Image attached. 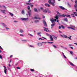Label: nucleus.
Masks as SVG:
<instances>
[{"label":"nucleus","mask_w":77,"mask_h":77,"mask_svg":"<svg viewBox=\"0 0 77 77\" xmlns=\"http://www.w3.org/2000/svg\"><path fill=\"white\" fill-rule=\"evenodd\" d=\"M48 2L49 3L51 4L52 6H54V5H55V3H56L55 0H49Z\"/></svg>","instance_id":"1"},{"label":"nucleus","mask_w":77,"mask_h":77,"mask_svg":"<svg viewBox=\"0 0 77 77\" xmlns=\"http://www.w3.org/2000/svg\"><path fill=\"white\" fill-rule=\"evenodd\" d=\"M43 24H44V26L45 27H47V23L45 20H43Z\"/></svg>","instance_id":"2"},{"label":"nucleus","mask_w":77,"mask_h":77,"mask_svg":"<svg viewBox=\"0 0 77 77\" xmlns=\"http://www.w3.org/2000/svg\"><path fill=\"white\" fill-rule=\"evenodd\" d=\"M3 67L4 68V72L5 74H7V69L6 68V67L5 66H3Z\"/></svg>","instance_id":"3"},{"label":"nucleus","mask_w":77,"mask_h":77,"mask_svg":"<svg viewBox=\"0 0 77 77\" xmlns=\"http://www.w3.org/2000/svg\"><path fill=\"white\" fill-rule=\"evenodd\" d=\"M21 19L22 21H26V20H29V18H22Z\"/></svg>","instance_id":"4"},{"label":"nucleus","mask_w":77,"mask_h":77,"mask_svg":"<svg viewBox=\"0 0 77 77\" xmlns=\"http://www.w3.org/2000/svg\"><path fill=\"white\" fill-rule=\"evenodd\" d=\"M46 35H48V36H50V38L51 39V41H53V37H52V36H51V35H49V34H48L47 33Z\"/></svg>","instance_id":"5"},{"label":"nucleus","mask_w":77,"mask_h":77,"mask_svg":"<svg viewBox=\"0 0 77 77\" xmlns=\"http://www.w3.org/2000/svg\"><path fill=\"white\" fill-rule=\"evenodd\" d=\"M50 20L51 21V23H55V21H54V19L53 18H51L50 19Z\"/></svg>","instance_id":"6"},{"label":"nucleus","mask_w":77,"mask_h":77,"mask_svg":"<svg viewBox=\"0 0 77 77\" xmlns=\"http://www.w3.org/2000/svg\"><path fill=\"white\" fill-rule=\"evenodd\" d=\"M59 7L60 8V9H62V10H66V9L63 7L60 6H59Z\"/></svg>","instance_id":"7"},{"label":"nucleus","mask_w":77,"mask_h":77,"mask_svg":"<svg viewBox=\"0 0 77 77\" xmlns=\"http://www.w3.org/2000/svg\"><path fill=\"white\" fill-rule=\"evenodd\" d=\"M43 29H44V31H45V32H49L48 28H46L45 27H43Z\"/></svg>","instance_id":"8"},{"label":"nucleus","mask_w":77,"mask_h":77,"mask_svg":"<svg viewBox=\"0 0 77 77\" xmlns=\"http://www.w3.org/2000/svg\"><path fill=\"white\" fill-rule=\"evenodd\" d=\"M54 18H55L56 19H54V21L55 22L56 21V20H58L59 18V17L58 16H57V15H56V16L54 17Z\"/></svg>","instance_id":"9"},{"label":"nucleus","mask_w":77,"mask_h":77,"mask_svg":"<svg viewBox=\"0 0 77 77\" xmlns=\"http://www.w3.org/2000/svg\"><path fill=\"white\" fill-rule=\"evenodd\" d=\"M69 63H70V65H71V66H75V65L73 64L72 62H70V61H69Z\"/></svg>","instance_id":"10"},{"label":"nucleus","mask_w":77,"mask_h":77,"mask_svg":"<svg viewBox=\"0 0 77 77\" xmlns=\"http://www.w3.org/2000/svg\"><path fill=\"white\" fill-rule=\"evenodd\" d=\"M1 24L2 26H3L4 27H7L6 25L5 24V23H1Z\"/></svg>","instance_id":"11"},{"label":"nucleus","mask_w":77,"mask_h":77,"mask_svg":"<svg viewBox=\"0 0 77 77\" xmlns=\"http://www.w3.org/2000/svg\"><path fill=\"white\" fill-rule=\"evenodd\" d=\"M1 12L2 13H3V14H6V13H5V12H6V10H1Z\"/></svg>","instance_id":"12"},{"label":"nucleus","mask_w":77,"mask_h":77,"mask_svg":"<svg viewBox=\"0 0 77 77\" xmlns=\"http://www.w3.org/2000/svg\"><path fill=\"white\" fill-rule=\"evenodd\" d=\"M42 12H45V13H47V10L46 9H45L44 10H42Z\"/></svg>","instance_id":"13"},{"label":"nucleus","mask_w":77,"mask_h":77,"mask_svg":"<svg viewBox=\"0 0 77 77\" xmlns=\"http://www.w3.org/2000/svg\"><path fill=\"white\" fill-rule=\"evenodd\" d=\"M45 5L46 6H47L48 7H50V5L48 4H45Z\"/></svg>","instance_id":"14"},{"label":"nucleus","mask_w":77,"mask_h":77,"mask_svg":"<svg viewBox=\"0 0 77 77\" xmlns=\"http://www.w3.org/2000/svg\"><path fill=\"white\" fill-rule=\"evenodd\" d=\"M42 43H38V46H39V47H41V46H42Z\"/></svg>","instance_id":"15"},{"label":"nucleus","mask_w":77,"mask_h":77,"mask_svg":"<svg viewBox=\"0 0 77 77\" xmlns=\"http://www.w3.org/2000/svg\"><path fill=\"white\" fill-rule=\"evenodd\" d=\"M65 16H66L65 14H63L60 15V17H65Z\"/></svg>","instance_id":"16"},{"label":"nucleus","mask_w":77,"mask_h":77,"mask_svg":"<svg viewBox=\"0 0 77 77\" xmlns=\"http://www.w3.org/2000/svg\"><path fill=\"white\" fill-rule=\"evenodd\" d=\"M64 21H66V22H68V19L66 18H65L63 19Z\"/></svg>","instance_id":"17"},{"label":"nucleus","mask_w":77,"mask_h":77,"mask_svg":"<svg viewBox=\"0 0 77 77\" xmlns=\"http://www.w3.org/2000/svg\"><path fill=\"white\" fill-rule=\"evenodd\" d=\"M27 8L29 10V12H31V10H30V6H28Z\"/></svg>","instance_id":"18"},{"label":"nucleus","mask_w":77,"mask_h":77,"mask_svg":"<svg viewBox=\"0 0 77 77\" xmlns=\"http://www.w3.org/2000/svg\"><path fill=\"white\" fill-rule=\"evenodd\" d=\"M65 16H66V17H69V18H71V16H70V15H65Z\"/></svg>","instance_id":"19"},{"label":"nucleus","mask_w":77,"mask_h":77,"mask_svg":"<svg viewBox=\"0 0 77 77\" xmlns=\"http://www.w3.org/2000/svg\"><path fill=\"white\" fill-rule=\"evenodd\" d=\"M52 36L53 37V38L54 39H57V37L53 35H52Z\"/></svg>","instance_id":"20"},{"label":"nucleus","mask_w":77,"mask_h":77,"mask_svg":"<svg viewBox=\"0 0 77 77\" xmlns=\"http://www.w3.org/2000/svg\"><path fill=\"white\" fill-rule=\"evenodd\" d=\"M54 25H55V23H53V24H52L51 25V29L53 28V26H54Z\"/></svg>","instance_id":"21"},{"label":"nucleus","mask_w":77,"mask_h":77,"mask_svg":"<svg viewBox=\"0 0 77 77\" xmlns=\"http://www.w3.org/2000/svg\"><path fill=\"white\" fill-rule=\"evenodd\" d=\"M34 11L35 12H38V10L36 8H35L34 9Z\"/></svg>","instance_id":"22"},{"label":"nucleus","mask_w":77,"mask_h":77,"mask_svg":"<svg viewBox=\"0 0 77 77\" xmlns=\"http://www.w3.org/2000/svg\"><path fill=\"white\" fill-rule=\"evenodd\" d=\"M20 33H23V32H24V31H23V30L21 29L20 30Z\"/></svg>","instance_id":"23"},{"label":"nucleus","mask_w":77,"mask_h":77,"mask_svg":"<svg viewBox=\"0 0 77 77\" xmlns=\"http://www.w3.org/2000/svg\"><path fill=\"white\" fill-rule=\"evenodd\" d=\"M64 38H68V37L66 35H63Z\"/></svg>","instance_id":"24"},{"label":"nucleus","mask_w":77,"mask_h":77,"mask_svg":"<svg viewBox=\"0 0 77 77\" xmlns=\"http://www.w3.org/2000/svg\"><path fill=\"white\" fill-rule=\"evenodd\" d=\"M35 19H38V20H41V18L40 17H35Z\"/></svg>","instance_id":"25"},{"label":"nucleus","mask_w":77,"mask_h":77,"mask_svg":"<svg viewBox=\"0 0 77 77\" xmlns=\"http://www.w3.org/2000/svg\"><path fill=\"white\" fill-rule=\"evenodd\" d=\"M41 34V32H38L37 33L38 35H39L40 36H41V34Z\"/></svg>","instance_id":"26"},{"label":"nucleus","mask_w":77,"mask_h":77,"mask_svg":"<svg viewBox=\"0 0 77 77\" xmlns=\"http://www.w3.org/2000/svg\"><path fill=\"white\" fill-rule=\"evenodd\" d=\"M9 14L12 17H13L14 16V14L10 12L9 13Z\"/></svg>","instance_id":"27"},{"label":"nucleus","mask_w":77,"mask_h":77,"mask_svg":"<svg viewBox=\"0 0 77 77\" xmlns=\"http://www.w3.org/2000/svg\"><path fill=\"white\" fill-rule=\"evenodd\" d=\"M30 13H31V11H28V14L29 17H30V15H31Z\"/></svg>","instance_id":"28"},{"label":"nucleus","mask_w":77,"mask_h":77,"mask_svg":"<svg viewBox=\"0 0 77 77\" xmlns=\"http://www.w3.org/2000/svg\"><path fill=\"white\" fill-rule=\"evenodd\" d=\"M21 13L22 14H24V11L22 10L21 12Z\"/></svg>","instance_id":"29"},{"label":"nucleus","mask_w":77,"mask_h":77,"mask_svg":"<svg viewBox=\"0 0 77 77\" xmlns=\"http://www.w3.org/2000/svg\"><path fill=\"white\" fill-rule=\"evenodd\" d=\"M74 14L75 15L76 17H77V13L75 12H73Z\"/></svg>","instance_id":"30"},{"label":"nucleus","mask_w":77,"mask_h":77,"mask_svg":"<svg viewBox=\"0 0 77 77\" xmlns=\"http://www.w3.org/2000/svg\"><path fill=\"white\" fill-rule=\"evenodd\" d=\"M74 7L75 9H77V4H75V5H74Z\"/></svg>","instance_id":"31"},{"label":"nucleus","mask_w":77,"mask_h":77,"mask_svg":"<svg viewBox=\"0 0 77 77\" xmlns=\"http://www.w3.org/2000/svg\"><path fill=\"white\" fill-rule=\"evenodd\" d=\"M35 23H39V21L38 20H35Z\"/></svg>","instance_id":"32"},{"label":"nucleus","mask_w":77,"mask_h":77,"mask_svg":"<svg viewBox=\"0 0 77 77\" xmlns=\"http://www.w3.org/2000/svg\"><path fill=\"white\" fill-rule=\"evenodd\" d=\"M71 15H72V17H75V15H74V14H71Z\"/></svg>","instance_id":"33"},{"label":"nucleus","mask_w":77,"mask_h":77,"mask_svg":"<svg viewBox=\"0 0 77 77\" xmlns=\"http://www.w3.org/2000/svg\"><path fill=\"white\" fill-rule=\"evenodd\" d=\"M69 52L70 53V54H71L72 55V54H73V52H72V51H69Z\"/></svg>","instance_id":"34"},{"label":"nucleus","mask_w":77,"mask_h":77,"mask_svg":"<svg viewBox=\"0 0 77 77\" xmlns=\"http://www.w3.org/2000/svg\"><path fill=\"white\" fill-rule=\"evenodd\" d=\"M67 5H68L70 7V8H71V5H70L69 4V2H67Z\"/></svg>","instance_id":"35"},{"label":"nucleus","mask_w":77,"mask_h":77,"mask_svg":"<svg viewBox=\"0 0 77 77\" xmlns=\"http://www.w3.org/2000/svg\"><path fill=\"white\" fill-rule=\"evenodd\" d=\"M53 45L54 47V48H57V47H56V46L53 45Z\"/></svg>","instance_id":"36"},{"label":"nucleus","mask_w":77,"mask_h":77,"mask_svg":"<svg viewBox=\"0 0 77 77\" xmlns=\"http://www.w3.org/2000/svg\"><path fill=\"white\" fill-rule=\"evenodd\" d=\"M30 70H31V71H32V72H33L34 71H35V70H34V69H30Z\"/></svg>","instance_id":"37"},{"label":"nucleus","mask_w":77,"mask_h":77,"mask_svg":"<svg viewBox=\"0 0 77 77\" xmlns=\"http://www.w3.org/2000/svg\"><path fill=\"white\" fill-rule=\"evenodd\" d=\"M61 27H62V29H65V27L63 26V25H61Z\"/></svg>","instance_id":"38"},{"label":"nucleus","mask_w":77,"mask_h":77,"mask_svg":"<svg viewBox=\"0 0 77 77\" xmlns=\"http://www.w3.org/2000/svg\"><path fill=\"white\" fill-rule=\"evenodd\" d=\"M28 35L30 36H33V35H32V34L29 33L28 34Z\"/></svg>","instance_id":"39"},{"label":"nucleus","mask_w":77,"mask_h":77,"mask_svg":"<svg viewBox=\"0 0 77 77\" xmlns=\"http://www.w3.org/2000/svg\"><path fill=\"white\" fill-rule=\"evenodd\" d=\"M48 43H49V44H52L53 43V42H47Z\"/></svg>","instance_id":"40"},{"label":"nucleus","mask_w":77,"mask_h":77,"mask_svg":"<svg viewBox=\"0 0 77 77\" xmlns=\"http://www.w3.org/2000/svg\"><path fill=\"white\" fill-rule=\"evenodd\" d=\"M27 4L29 5H30V6H31V5H32V3H28Z\"/></svg>","instance_id":"41"},{"label":"nucleus","mask_w":77,"mask_h":77,"mask_svg":"<svg viewBox=\"0 0 77 77\" xmlns=\"http://www.w3.org/2000/svg\"><path fill=\"white\" fill-rule=\"evenodd\" d=\"M68 29H72V27H67Z\"/></svg>","instance_id":"42"},{"label":"nucleus","mask_w":77,"mask_h":77,"mask_svg":"<svg viewBox=\"0 0 77 77\" xmlns=\"http://www.w3.org/2000/svg\"><path fill=\"white\" fill-rule=\"evenodd\" d=\"M39 40H40V39H41L42 40H44V39L41 38H39V39H38Z\"/></svg>","instance_id":"43"},{"label":"nucleus","mask_w":77,"mask_h":77,"mask_svg":"<svg viewBox=\"0 0 77 77\" xmlns=\"http://www.w3.org/2000/svg\"><path fill=\"white\" fill-rule=\"evenodd\" d=\"M5 29H6V30H9V28L8 27H5Z\"/></svg>","instance_id":"44"},{"label":"nucleus","mask_w":77,"mask_h":77,"mask_svg":"<svg viewBox=\"0 0 77 77\" xmlns=\"http://www.w3.org/2000/svg\"><path fill=\"white\" fill-rule=\"evenodd\" d=\"M42 43L43 44H47V42H42Z\"/></svg>","instance_id":"45"},{"label":"nucleus","mask_w":77,"mask_h":77,"mask_svg":"<svg viewBox=\"0 0 77 77\" xmlns=\"http://www.w3.org/2000/svg\"><path fill=\"white\" fill-rule=\"evenodd\" d=\"M20 36H24V35L23 34H20Z\"/></svg>","instance_id":"46"},{"label":"nucleus","mask_w":77,"mask_h":77,"mask_svg":"<svg viewBox=\"0 0 77 77\" xmlns=\"http://www.w3.org/2000/svg\"><path fill=\"white\" fill-rule=\"evenodd\" d=\"M40 9H41V10H43V8H42V7L40 8Z\"/></svg>","instance_id":"47"},{"label":"nucleus","mask_w":77,"mask_h":77,"mask_svg":"<svg viewBox=\"0 0 77 77\" xmlns=\"http://www.w3.org/2000/svg\"><path fill=\"white\" fill-rule=\"evenodd\" d=\"M63 57L64 58H65V59H66V56H65V55H64Z\"/></svg>","instance_id":"48"},{"label":"nucleus","mask_w":77,"mask_h":77,"mask_svg":"<svg viewBox=\"0 0 77 77\" xmlns=\"http://www.w3.org/2000/svg\"><path fill=\"white\" fill-rule=\"evenodd\" d=\"M17 69H20V67H17Z\"/></svg>","instance_id":"49"},{"label":"nucleus","mask_w":77,"mask_h":77,"mask_svg":"<svg viewBox=\"0 0 77 77\" xmlns=\"http://www.w3.org/2000/svg\"><path fill=\"white\" fill-rule=\"evenodd\" d=\"M14 23H17V22H18V21L14 20Z\"/></svg>","instance_id":"50"},{"label":"nucleus","mask_w":77,"mask_h":77,"mask_svg":"<svg viewBox=\"0 0 77 77\" xmlns=\"http://www.w3.org/2000/svg\"><path fill=\"white\" fill-rule=\"evenodd\" d=\"M70 48L71 49H72V50H74V48L72 47H70Z\"/></svg>","instance_id":"51"},{"label":"nucleus","mask_w":77,"mask_h":77,"mask_svg":"<svg viewBox=\"0 0 77 77\" xmlns=\"http://www.w3.org/2000/svg\"><path fill=\"white\" fill-rule=\"evenodd\" d=\"M29 47H34L32 45H29Z\"/></svg>","instance_id":"52"},{"label":"nucleus","mask_w":77,"mask_h":77,"mask_svg":"<svg viewBox=\"0 0 77 77\" xmlns=\"http://www.w3.org/2000/svg\"><path fill=\"white\" fill-rule=\"evenodd\" d=\"M61 27H62L61 26H59V29H61Z\"/></svg>","instance_id":"53"},{"label":"nucleus","mask_w":77,"mask_h":77,"mask_svg":"<svg viewBox=\"0 0 77 77\" xmlns=\"http://www.w3.org/2000/svg\"><path fill=\"white\" fill-rule=\"evenodd\" d=\"M0 59H2V56L0 55Z\"/></svg>","instance_id":"54"},{"label":"nucleus","mask_w":77,"mask_h":77,"mask_svg":"<svg viewBox=\"0 0 77 77\" xmlns=\"http://www.w3.org/2000/svg\"><path fill=\"white\" fill-rule=\"evenodd\" d=\"M2 7H3L4 8H5V9H6V7L4 5L2 6Z\"/></svg>","instance_id":"55"},{"label":"nucleus","mask_w":77,"mask_h":77,"mask_svg":"<svg viewBox=\"0 0 77 77\" xmlns=\"http://www.w3.org/2000/svg\"><path fill=\"white\" fill-rule=\"evenodd\" d=\"M48 13H51V11H48Z\"/></svg>","instance_id":"56"},{"label":"nucleus","mask_w":77,"mask_h":77,"mask_svg":"<svg viewBox=\"0 0 77 77\" xmlns=\"http://www.w3.org/2000/svg\"><path fill=\"white\" fill-rule=\"evenodd\" d=\"M61 53H62V55H63V56H65V55H64V54L63 53V52H61Z\"/></svg>","instance_id":"57"},{"label":"nucleus","mask_w":77,"mask_h":77,"mask_svg":"<svg viewBox=\"0 0 77 77\" xmlns=\"http://www.w3.org/2000/svg\"><path fill=\"white\" fill-rule=\"evenodd\" d=\"M12 56H13V55H11L10 56V57H12Z\"/></svg>","instance_id":"58"},{"label":"nucleus","mask_w":77,"mask_h":77,"mask_svg":"<svg viewBox=\"0 0 77 77\" xmlns=\"http://www.w3.org/2000/svg\"><path fill=\"white\" fill-rule=\"evenodd\" d=\"M71 29H72V30H75V29L74 28H73L72 27Z\"/></svg>","instance_id":"59"},{"label":"nucleus","mask_w":77,"mask_h":77,"mask_svg":"<svg viewBox=\"0 0 77 77\" xmlns=\"http://www.w3.org/2000/svg\"><path fill=\"white\" fill-rule=\"evenodd\" d=\"M59 33H62V32H61L60 31H59Z\"/></svg>","instance_id":"60"},{"label":"nucleus","mask_w":77,"mask_h":77,"mask_svg":"<svg viewBox=\"0 0 77 77\" xmlns=\"http://www.w3.org/2000/svg\"><path fill=\"white\" fill-rule=\"evenodd\" d=\"M45 16H43V18H45Z\"/></svg>","instance_id":"61"},{"label":"nucleus","mask_w":77,"mask_h":77,"mask_svg":"<svg viewBox=\"0 0 77 77\" xmlns=\"http://www.w3.org/2000/svg\"><path fill=\"white\" fill-rule=\"evenodd\" d=\"M75 4H77V1H75Z\"/></svg>","instance_id":"62"},{"label":"nucleus","mask_w":77,"mask_h":77,"mask_svg":"<svg viewBox=\"0 0 77 77\" xmlns=\"http://www.w3.org/2000/svg\"><path fill=\"white\" fill-rule=\"evenodd\" d=\"M60 36H61V37H63V35H61Z\"/></svg>","instance_id":"63"},{"label":"nucleus","mask_w":77,"mask_h":77,"mask_svg":"<svg viewBox=\"0 0 77 77\" xmlns=\"http://www.w3.org/2000/svg\"><path fill=\"white\" fill-rule=\"evenodd\" d=\"M23 41H24L25 42H27V40H23Z\"/></svg>","instance_id":"64"}]
</instances>
